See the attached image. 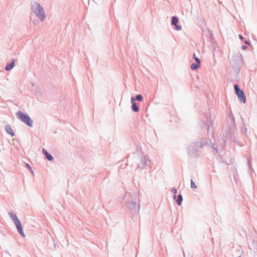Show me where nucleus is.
Masks as SVG:
<instances>
[{"instance_id":"1","label":"nucleus","mask_w":257,"mask_h":257,"mask_svg":"<svg viewBox=\"0 0 257 257\" xmlns=\"http://www.w3.org/2000/svg\"><path fill=\"white\" fill-rule=\"evenodd\" d=\"M32 10L34 13L41 19L43 21L45 18L44 11L43 8L37 3H35L32 7Z\"/></svg>"},{"instance_id":"2","label":"nucleus","mask_w":257,"mask_h":257,"mask_svg":"<svg viewBox=\"0 0 257 257\" xmlns=\"http://www.w3.org/2000/svg\"><path fill=\"white\" fill-rule=\"evenodd\" d=\"M10 216L11 217V219L13 220L17 228L19 231V232L23 236H25V235L24 234V232L23 230V227L22 225L21 224V222L19 220L18 218L17 217V215L15 214H14L13 212H10L9 213Z\"/></svg>"},{"instance_id":"3","label":"nucleus","mask_w":257,"mask_h":257,"mask_svg":"<svg viewBox=\"0 0 257 257\" xmlns=\"http://www.w3.org/2000/svg\"><path fill=\"white\" fill-rule=\"evenodd\" d=\"M18 118L30 126H32L33 121L30 117L24 113L19 111L17 113Z\"/></svg>"},{"instance_id":"4","label":"nucleus","mask_w":257,"mask_h":257,"mask_svg":"<svg viewBox=\"0 0 257 257\" xmlns=\"http://www.w3.org/2000/svg\"><path fill=\"white\" fill-rule=\"evenodd\" d=\"M234 89L240 101L244 103L246 102V98L243 91L240 89L238 86L236 84L234 85Z\"/></svg>"},{"instance_id":"5","label":"nucleus","mask_w":257,"mask_h":257,"mask_svg":"<svg viewBox=\"0 0 257 257\" xmlns=\"http://www.w3.org/2000/svg\"><path fill=\"white\" fill-rule=\"evenodd\" d=\"M178 23V19L176 17H173L172 18V24L173 25H175L177 30H180L182 29V27L180 25H178L177 23Z\"/></svg>"},{"instance_id":"6","label":"nucleus","mask_w":257,"mask_h":257,"mask_svg":"<svg viewBox=\"0 0 257 257\" xmlns=\"http://www.w3.org/2000/svg\"><path fill=\"white\" fill-rule=\"evenodd\" d=\"M132 109L135 111L138 112L139 110V107L137 106L136 103L135 102V99L134 97H132Z\"/></svg>"},{"instance_id":"7","label":"nucleus","mask_w":257,"mask_h":257,"mask_svg":"<svg viewBox=\"0 0 257 257\" xmlns=\"http://www.w3.org/2000/svg\"><path fill=\"white\" fill-rule=\"evenodd\" d=\"M6 131H7V132L8 134L11 135V136L12 137H13L14 136V132H13L12 128H11V127L10 126V125H6Z\"/></svg>"},{"instance_id":"8","label":"nucleus","mask_w":257,"mask_h":257,"mask_svg":"<svg viewBox=\"0 0 257 257\" xmlns=\"http://www.w3.org/2000/svg\"><path fill=\"white\" fill-rule=\"evenodd\" d=\"M15 65V60H13L10 64H8L6 66L5 69L7 71H9L12 69Z\"/></svg>"},{"instance_id":"9","label":"nucleus","mask_w":257,"mask_h":257,"mask_svg":"<svg viewBox=\"0 0 257 257\" xmlns=\"http://www.w3.org/2000/svg\"><path fill=\"white\" fill-rule=\"evenodd\" d=\"M43 153L45 155L47 159L49 161H52L53 160V157L49 154L47 151L44 149L43 150Z\"/></svg>"},{"instance_id":"10","label":"nucleus","mask_w":257,"mask_h":257,"mask_svg":"<svg viewBox=\"0 0 257 257\" xmlns=\"http://www.w3.org/2000/svg\"><path fill=\"white\" fill-rule=\"evenodd\" d=\"M200 65L199 64H192L191 65V68L192 70H196L198 68L200 67Z\"/></svg>"},{"instance_id":"11","label":"nucleus","mask_w":257,"mask_h":257,"mask_svg":"<svg viewBox=\"0 0 257 257\" xmlns=\"http://www.w3.org/2000/svg\"><path fill=\"white\" fill-rule=\"evenodd\" d=\"M182 201V195H179L178 196V197H177V203L178 205H180Z\"/></svg>"},{"instance_id":"12","label":"nucleus","mask_w":257,"mask_h":257,"mask_svg":"<svg viewBox=\"0 0 257 257\" xmlns=\"http://www.w3.org/2000/svg\"><path fill=\"white\" fill-rule=\"evenodd\" d=\"M191 188H194V189L197 188V186L195 184V182L193 180L191 181Z\"/></svg>"},{"instance_id":"13","label":"nucleus","mask_w":257,"mask_h":257,"mask_svg":"<svg viewBox=\"0 0 257 257\" xmlns=\"http://www.w3.org/2000/svg\"><path fill=\"white\" fill-rule=\"evenodd\" d=\"M136 99L138 101H142L143 100V97L141 94H138L136 96Z\"/></svg>"},{"instance_id":"14","label":"nucleus","mask_w":257,"mask_h":257,"mask_svg":"<svg viewBox=\"0 0 257 257\" xmlns=\"http://www.w3.org/2000/svg\"><path fill=\"white\" fill-rule=\"evenodd\" d=\"M194 59L195 60V61H196L197 64H199L200 65L201 62H200V59L198 57H195Z\"/></svg>"},{"instance_id":"15","label":"nucleus","mask_w":257,"mask_h":257,"mask_svg":"<svg viewBox=\"0 0 257 257\" xmlns=\"http://www.w3.org/2000/svg\"><path fill=\"white\" fill-rule=\"evenodd\" d=\"M27 166H28V167H29L30 168V169L31 170V172L33 173V171L31 169V167L29 165V164H27Z\"/></svg>"},{"instance_id":"16","label":"nucleus","mask_w":257,"mask_h":257,"mask_svg":"<svg viewBox=\"0 0 257 257\" xmlns=\"http://www.w3.org/2000/svg\"><path fill=\"white\" fill-rule=\"evenodd\" d=\"M173 192H174V193L175 194H176V193H177V190H176V189H174L173 190Z\"/></svg>"},{"instance_id":"17","label":"nucleus","mask_w":257,"mask_h":257,"mask_svg":"<svg viewBox=\"0 0 257 257\" xmlns=\"http://www.w3.org/2000/svg\"><path fill=\"white\" fill-rule=\"evenodd\" d=\"M239 38H240V39H243V37H242L241 35H239Z\"/></svg>"},{"instance_id":"18","label":"nucleus","mask_w":257,"mask_h":257,"mask_svg":"<svg viewBox=\"0 0 257 257\" xmlns=\"http://www.w3.org/2000/svg\"><path fill=\"white\" fill-rule=\"evenodd\" d=\"M195 57H196V56H195V54H193V58L195 59Z\"/></svg>"},{"instance_id":"19","label":"nucleus","mask_w":257,"mask_h":257,"mask_svg":"<svg viewBox=\"0 0 257 257\" xmlns=\"http://www.w3.org/2000/svg\"><path fill=\"white\" fill-rule=\"evenodd\" d=\"M239 257H240V256H239Z\"/></svg>"}]
</instances>
